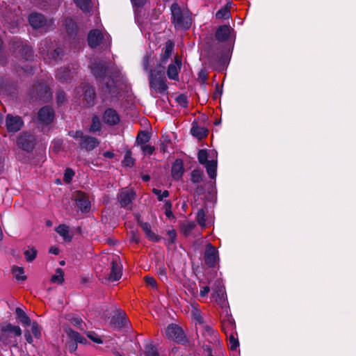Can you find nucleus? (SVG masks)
Wrapping results in <instances>:
<instances>
[{
    "mask_svg": "<svg viewBox=\"0 0 356 356\" xmlns=\"http://www.w3.org/2000/svg\"><path fill=\"white\" fill-rule=\"evenodd\" d=\"M149 87L156 93H164L168 88L165 77V66L158 64L154 70H149Z\"/></svg>",
    "mask_w": 356,
    "mask_h": 356,
    "instance_id": "obj_1",
    "label": "nucleus"
},
{
    "mask_svg": "<svg viewBox=\"0 0 356 356\" xmlns=\"http://www.w3.org/2000/svg\"><path fill=\"white\" fill-rule=\"evenodd\" d=\"M172 14V22L177 29H188L192 24L191 12L186 9H181L180 6L175 3L170 8Z\"/></svg>",
    "mask_w": 356,
    "mask_h": 356,
    "instance_id": "obj_2",
    "label": "nucleus"
},
{
    "mask_svg": "<svg viewBox=\"0 0 356 356\" xmlns=\"http://www.w3.org/2000/svg\"><path fill=\"white\" fill-rule=\"evenodd\" d=\"M21 334V328L17 325H13L10 323H8L0 328V341L6 344L17 346V341L15 337H20Z\"/></svg>",
    "mask_w": 356,
    "mask_h": 356,
    "instance_id": "obj_3",
    "label": "nucleus"
},
{
    "mask_svg": "<svg viewBox=\"0 0 356 356\" xmlns=\"http://www.w3.org/2000/svg\"><path fill=\"white\" fill-rule=\"evenodd\" d=\"M91 70L93 74L97 78H103L104 86H102V89L105 92L114 93V82L110 77L105 76L106 67L104 64L102 63H93L91 65Z\"/></svg>",
    "mask_w": 356,
    "mask_h": 356,
    "instance_id": "obj_4",
    "label": "nucleus"
},
{
    "mask_svg": "<svg viewBox=\"0 0 356 356\" xmlns=\"http://www.w3.org/2000/svg\"><path fill=\"white\" fill-rule=\"evenodd\" d=\"M65 332L70 339L66 343V349L70 353H73L77 349V343H85L86 342L83 337L70 327H66Z\"/></svg>",
    "mask_w": 356,
    "mask_h": 356,
    "instance_id": "obj_5",
    "label": "nucleus"
},
{
    "mask_svg": "<svg viewBox=\"0 0 356 356\" xmlns=\"http://www.w3.org/2000/svg\"><path fill=\"white\" fill-rule=\"evenodd\" d=\"M165 334L168 339L177 343L183 342L185 340V335L182 329L173 323L167 327Z\"/></svg>",
    "mask_w": 356,
    "mask_h": 356,
    "instance_id": "obj_6",
    "label": "nucleus"
},
{
    "mask_svg": "<svg viewBox=\"0 0 356 356\" xmlns=\"http://www.w3.org/2000/svg\"><path fill=\"white\" fill-rule=\"evenodd\" d=\"M31 95L36 99L47 102L51 98V93L49 86L44 83H40L31 90Z\"/></svg>",
    "mask_w": 356,
    "mask_h": 356,
    "instance_id": "obj_7",
    "label": "nucleus"
},
{
    "mask_svg": "<svg viewBox=\"0 0 356 356\" xmlns=\"http://www.w3.org/2000/svg\"><path fill=\"white\" fill-rule=\"evenodd\" d=\"M136 197V193L132 189L123 188L118 195V200L120 206L124 208L131 209L132 201Z\"/></svg>",
    "mask_w": 356,
    "mask_h": 356,
    "instance_id": "obj_8",
    "label": "nucleus"
},
{
    "mask_svg": "<svg viewBox=\"0 0 356 356\" xmlns=\"http://www.w3.org/2000/svg\"><path fill=\"white\" fill-rule=\"evenodd\" d=\"M204 260L205 264L209 267H213L219 260L218 251L210 243L206 245V249L204 254Z\"/></svg>",
    "mask_w": 356,
    "mask_h": 356,
    "instance_id": "obj_9",
    "label": "nucleus"
},
{
    "mask_svg": "<svg viewBox=\"0 0 356 356\" xmlns=\"http://www.w3.org/2000/svg\"><path fill=\"white\" fill-rule=\"evenodd\" d=\"M35 144V138L29 133H23L17 140V145L22 149L30 152Z\"/></svg>",
    "mask_w": 356,
    "mask_h": 356,
    "instance_id": "obj_10",
    "label": "nucleus"
},
{
    "mask_svg": "<svg viewBox=\"0 0 356 356\" xmlns=\"http://www.w3.org/2000/svg\"><path fill=\"white\" fill-rule=\"evenodd\" d=\"M212 298L214 301L219 305L222 309H224L227 313H228V303L226 300L225 293L222 286H216L213 289Z\"/></svg>",
    "mask_w": 356,
    "mask_h": 356,
    "instance_id": "obj_11",
    "label": "nucleus"
},
{
    "mask_svg": "<svg viewBox=\"0 0 356 356\" xmlns=\"http://www.w3.org/2000/svg\"><path fill=\"white\" fill-rule=\"evenodd\" d=\"M54 118V111L50 106H46L40 109L38 113V120L40 124H49Z\"/></svg>",
    "mask_w": 356,
    "mask_h": 356,
    "instance_id": "obj_12",
    "label": "nucleus"
},
{
    "mask_svg": "<svg viewBox=\"0 0 356 356\" xmlns=\"http://www.w3.org/2000/svg\"><path fill=\"white\" fill-rule=\"evenodd\" d=\"M23 120L19 116L8 114L6 118V127L9 132H17L23 125Z\"/></svg>",
    "mask_w": 356,
    "mask_h": 356,
    "instance_id": "obj_13",
    "label": "nucleus"
},
{
    "mask_svg": "<svg viewBox=\"0 0 356 356\" xmlns=\"http://www.w3.org/2000/svg\"><path fill=\"white\" fill-rule=\"evenodd\" d=\"M122 264L118 257H114L111 261V273L108 280L111 282L117 281L121 278L122 276Z\"/></svg>",
    "mask_w": 356,
    "mask_h": 356,
    "instance_id": "obj_14",
    "label": "nucleus"
},
{
    "mask_svg": "<svg viewBox=\"0 0 356 356\" xmlns=\"http://www.w3.org/2000/svg\"><path fill=\"white\" fill-rule=\"evenodd\" d=\"M128 323L127 315L122 309H117L111 318V324L115 327H122Z\"/></svg>",
    "mask_w": 356,
    "mask_h": 356,
    "instance_id": "obj_15",
    "label": "nucleus"
},
{
    "mask_svg": "<svg viewBox=\"0 0 356 356\" xmlns=\"http://www.w3.org/2000/svg\"><path fill=\"white\" fill-rule=\"evenodd\" d=\"M181 61L178 57L175 58V61L170 63L167 70L168 77L174 81L179 80V73L181 68Z\"/></svg>",
    "mask_w": 356,
    "mask_h": 356,
    "instance_id": "obj_16",
    "label": "nucleus"
},
{
    "mask_svg": "<svg viewBox=\"0 0 356 356\" xmlns=\"http://www.w3.org/2000/svg\"><path fill=\"white\" fill-rule=\"evenodd\" d=\"M102 120L107 125L114 126L119 123L120 116L115 110L108 108L104 111Z\"/></svg>",
    "mask_w": 356,
    "mask_h": 356,
    "instance_id": "obj_17",
    "label": "nucleus"
},
{
    "mask_svg": "<svg viewBox=\"0 0 356 356\" xmlns=\"http://www.w3.org/2000/svg\"><path fill=\"white\" fill-rule=\"evenodd\" d=\"M76 204L82 212H88L90 209V202L86 194L82 192L77 193Z\"/></svg>",
    "mask_w": 356,
    "mask_h": 356,
    "instance_id": "obj_18",
    "label": "nucleus"
},
{
    "mask_svg": "<svg viewBox=\"0 0 356 356\" xmlns=\"http://www.w3.org/2000/svg\"><path fill=\"white\" fill-rule=\"evenodd\" d=\"M103 35L99 30L94 29L89 32L88 36V44L91 48H96L102 42Z\"/></svg>",
    "mask_w": 356,
    "mask_h": 356,
    "instance_id": "obj_19",
    "label": "nucleus"
},
{
    "mask_svg": "<svg viewBox=\"0 0 356 356\" xmlns=\"http://www.w3.org/2000/svg\"><path fill=\"white\" fill-rule=\"evenodd\" d=\"M29 21L34 29L43 28L47 25V20L44 17L39 13H32L29 17Z\"/></svg>",
    "mask_w": 356,
    "mask_h": 356,
    "instance_id": "obj_20",
    "label": "nucleus"
},
{
    "mask_svg": "<svg viewBox=\"0 0 356 356\" xmlns=\"http://www.w3.org/2000/svg\"><path fill=\"white\" fill-rule=\"evenodd\" d=\"M83 100L86 106H93L95 100V89L91 86H85L83 88Z\"/></svg>",
    "mask_w": 356,
    "mask_h": 356,
    "instance_id": "obj_21",
    "label": "nucleus"
},
{
    "mask_svg": "<svg viewBox=\"0 0 356 356\" xmlns=\"http://www.w3.org/2000/svg\"><path fill=\"white\" fill-rule=\"evenodd\" d=\"M222 329L225 334L236 332V324L234 319L227 313L226 318L222 321Z\"/></svg>",
    "mask_w": 356,
    "mask_h": 356,
    "instance_id": "obj_22",
    "label": "nucleus"
},
{
    "mask_svg": "<svg viewBox=\"0 0 356 356\" xmlns=\"http://www.w3.org/2000/svg\"><path fill=\"white\" fill-rule=\"evenodd\" d=\"M99 140L92 136H86L83 140L80 143L81 148H84L86 150H92L99 145Z\"/></svg>",
    "mask_w": 356,
    "mask_h": 356,
    "instance_id": "obj_23",
    "label": "nucleus"
},
{
    "mask_svg": "<svg viewBox=\"0 0 356 356\" xmlns=\"http://www.w3.org/2000/svg\"><path fill=\"white\" fill-rule=\"evenodd\" d=\"M191 134L198 139H202L207 136V129L202 127H198L197 122H194L192 124L191 129Z\"/></svg>",
    "mask_w": 356,
    "mask_h": 356,
    "instance_id": "obj_24",
    "label": "nucleus"
},
{
    "mask_svg": "<svg viewBox=\"0 0 356 356\" xmlns=\"http://www.w3.org/2000/svg\"><path fill=\"white\" fill-rule=\"evenodd\" d=\"M173 47L174 44L171 41L168 40V42H166L163 53L161 55L160 63L159 64H162L164 66L165 65L168 60L171 56Z\"/></svg>",
    "mask_w": 356,
    "mask_h": 356,
    "instance_id": "obj_25",
    "label": "nucleus"
},
{
    "mask_svg": "<svg viewBox=\"0 0 356 356\" xmlns=\"http://www.w3.org/2000/svg\"><path fill=\"white\" fill-rule=\"evenodd\" d=\"M230 30L227 25L220 26L216 31V38L218 41H225L229 37Z\"/></svg>",
    "mask_w": 356,
    "mask_h": 356,
    "instance_id": "obj_26",
    "label": "nucleus"
},
{
    "mask_svg": "<svg viewBox=\"0 0 356 356\" xmlns=\"http://www.w3.org/2000/svg\"><path fill=\"white\" fill-rule=\"evenodd\" d=\"M172 176L175 179H179L184 173V168L181 161H177L172 167Z\"/></svg>",
    "mask_w": 356,
    "mask_h": 356,
    "instance_id": "obj_27",
    "label": "nucleus"
},
{
    "mask_svg": "<svg viewBox=\"0 0 356 356\" xmlns=\"http://www.w3.org/2000/svg\"><path fill=\"white\" fill-rule=\"evenodd\" d=\"M15 314L17 318L24 326H29L31 325V319L26 315V314L19 307H17L15 309Z\"/></svg>",
    "mask_w": 356,
    "mask_h": 356,
    "instance_id": "obj_28",
    "label": "nucleus"
},
{
    "mask_svg": "<svg viewBox=\"0 0 356 356\" xmlns=\"http://www.w3.org/2000/svg\"><path fill=\"white\" fill-rule=\"evenodd\" d=\"M56 232L62 236L65 241H70L72 240V236L70 234L68 226L60 225L56 228Z\"/></svg>",
    "mask_w": 356,
    "mask_h": 356,
    "instance_id": "obj_29",
    "label": "nucleus"
},
{
    "mask_svg": "<svg viewBox=\"0 0 356 356\" xmlns=\"http://www.w3.org/2000/svg\"><path fill=\"white\" fill-rule=\"evenodd\" d=\"M140 227L143 232L145 233L146 236L152 241H158L159 237L152 231L151 226L147 222L140 223Z\"/></svg>",
    "mask_w": 356,
    "mask_h": 356,
    "instance_id": "obj_30",
    "label": "nucleus"
},
{
    "mask_svg": "<svg viewBox=\"0 0 356 356\" xmlns=\"http://www.w3.org/2000/svg\"><path fill=\"white\" fill-rule=\"evenodd\" d=\"M205 167L209 177L212 179H215L217 171V161L215 160L209 161L205 164Z\"/></svg>",
    "mask_w": 356,
    "mask_h": 356,
    "instance_id": "obj_31",
    "label": "nucleus"
},
{
    "mask_svg": "<svg viewBox=\"0 0 356 356\" xmlns=\"http://www.w3.org/2000/svg\"><path fill=\"white\" fill-rule=\"evenodd\" d=\"M13 47L15 49V51H22V52L24 51L26 55H28L25 58L26 60L29 59V58L32 56V51H31V49L29 48V47H28V46L24 47L22 44V42H21L19 40L14 42Z\"/></svg>",
    "mask_w": 356,
    "mask_h": 356,
    "instance_id": "obj_32",
    "label": "nucleus"
},
{
    "mask_svg": "<svg viewBox=\"0 0 356 356\" xmlns=\"http://www.w3.org/2000/svg\"><path fill=\"white\" fill-rule=\"evenodd\" d=\"M226 336L228 341V345L229 348L232 350H236L239 345L238 340L237 339L236 332L226 334Z\"/></svg>",
    "mask_w": 356,
    "mask_h": 356,
    "instance_id": "obj_33",
    "label": "nucleus"
},
{
    "mask_svg": "<svg viewBox=\"0 0 356 356\" xmlns=\"http://www.w3.org/2000/svg\"><path fill=\"white\" fill-rule=\"evenodd\" d=\"M71 72L68 67L60 68L57 70L56 77L62 81H67L70 77Z\"/></svg>",
    "mask_w": 356,
    "mask_h": 356,
    "instance_id": "obj_34",
    "label": "nucleus"
},
{
    "mask_svg": "<svg viewBox=\"0 0 356 356\" xmlns=\"http://www.w3.org/2000/svg\"><path fill=\"white\" fill-rule=\"evenodd\" d=\"M204 172L201 170L195 169L191 172V181L195 184L200 183L203 180Z\"/></svg>",
    "mask_w": 356,
    "mask_h": 356,
    "instance_id": "obj_35",
    "label": "nucleus"
},
{
    "mask_svg": "<svg viewBox=\"0 0 356 356\" xmlns=\"http://www.w3.org/2000/svg\"><path fill=\"white\" fill-rule=\"evenodd\" d=\"M64 281V272L58 268L56 270L55 274L51 277V282L53 283L62 284Z\"/></svg>",
    "mask_w": 356,
    "mask_h": 356,
    "instance_id": "obj_36",
    "label": "nucleus"
},
{
    "mask_svg": "<svg viewBox=\"0 0 356 356\" xmlns=\"http://www.w3.org/2000/svg\"><path fill=\"white\" fill-rule=\"evenodd\" d=\"M67 319L74 326H76L81 330H83L84 327H83V322L82 319L77 316H70L69 315L67 317Z\"/></svg>",
    "mask_w": 356,
    "mask_h": 356,
    "instance_id": "obj_37",
    "label": "nucleus"
},
{
    "mask_svg": "<svg viewBox=\"0 0 356 356\" xmlns=\"http://www.w3.org/2000/svg\"><path fill=\"white\" fill-rule=\"evenodd\" d=\"M149 140V136L147 132L142 131L138 133L136 137V143L141 146L145 145Z\"/></svg>",
    "mask_w": 356,
    "mask_h": 356,
    "instance_id": "obj_38",
    "label": "nucleus"
},
{
    "mask_svg": "<svg viewBox=\"0 0 356 356\" xmlns=\"http://www.w3.org/2000/svg\"><path fill=\"white\" fill-rule=\"evenodd\" d=\"M65 26L69 35H72L76 30V25L72 19H66L65 20Z\"/></svg>",
    "mask_w": 356,
    "mask_h": 356,
    "instance_id": "obj_39",
    "label": "nucleus"
},
{
    "mask_svg": "<svg viewBox=\"0 0 356 356\" xmlns=\"http://www.w3.org/2000/svg\"><path fill=\"white\" fill-rule=\"evenodd\" d=\"M13 273L18 281H24L26 279V277L24 275V269L21 267L14 266Z\"/></svg>",
    "mask_w": 356,
    "mask_h": 356,
    "instance_id": "obj_40",
    "label": "nucleus"
},
{
    "mask_svg": "<svg viewBox=\"0 0 356 356\" xmlns=\"http://www.w3.org/2000/svg\"><path fill=\"white\" fill-rule=\"evenodd\" d=\"M37 255V250L34 248L29 247L27 250L24 251V256L28 261H32L35 259Z\"/></svg>",
    "mask_w": 356,
    "mask_h": 356,
    "instance_id": "obj_41",
    "label": "nucleus"
},
{
    "mask_svg": "<svg viewBox=\"0 0 356 356\" xmlns=\"http://www.w3.org/2000/svg\"><path fill=\"white\" fill-rule=\"evenodd\" d=\"M76 6L83 11H89L90 8V0H74Z\"/></svg>",
    "mask_w": 356,
    "mask_h": 356,
    "instance_id": "obj_42",
    "label": "nucleus"
},
{
    "mask_svg": "<svg viewBox=\"0 0 356 356\" xmlns=\"http://www.w3.org/2000/svg\"><path fill=\"white\" fill-rule=\"evenodd\" d=\"M230 17V11L227 7L220 8L216 13L217 19H228Z\"/></svg>",
    "mask_w": 356,
    "mask_h": 356,
    "instance_id": "obj_43",
    "label": "nucleus"
},
{
    "mask_svg": "<svg viewBox=\"0 0 356 356\" xmlns=\"http://www.w3.org/2000/svg\"><path fill=\"white\" fill-rule=\"evenodd\" d=\"M152 193L156 195L159 201H163L164 198L168 197L170 195L169 192L166 190L162 191L161 190L155 188L152 189Z\"/></svg>",
    "mask_w": 356,
    "mask_h": 356,
    "instance_id": "obj_44",
    "label": "nucleus"
},
{
    "mask_svg": "<svg viewBox=\"0 0 356 356\" xmlns=\"http://www.w3.org/2000/svg\"><path fill=\"white\" fill-rule=\"evenodd\" d=\"M101 129V122L97 116H94L92 120V124L90 126V130L92 132H96L99 131Z\"/></svg>",
    "mask_w": 356,
    "mask_h": 356,
    "instance_id": "obj_45",
    "label": "nucleus"
},
{
    "mask_svg": "<svg viewBox=\"0 0 356 356\" xmlns=\"http://www.w3.org/2000/svg\"><path fill=\"white\" fill-rule=\"evenodd\" d=\"M197 159H198V161L201 164H204L205 165L207 162H209V161L207 160L208 154H207V150H205V149H200L198 152V154H197Z\"/></svg>",
    "mask_w": 356,
    "mask_h": 356,
    "instance_id": "obj_46",
    "label": "nucleus"
},
{
    "mask_svg": "<svg viewBox=\"0 0 356 356\" xmlns=\"http://www.w3.org/2000/svg\"><path fill=\"white\" fill-rule=\"evenodd\" d=\"M197 221L200 225L202 227L205 226L206 219H205V212L203 209H200L197 213Z\"/></svg>",
    "mask_w": 356,
    "mask_h": 356,
    "instance_id": "obj_47",
    "label": "nucleus"
},
{
    "mask_svg": "<svg viewBox=\"0 0 356 356\" xmlns=\"http://www.w3.org/2000/svg\"><path fill=\"white\" fill-rule=\"evenodd\" d=\"M63 55V51L61 48L58 47L54 51L49 54V58L54 59V60H57L61 58Z\"/></svg>",
    "mask_w": 356,
    "mask_h": 356,
    "instance_id": "obj_48",
    "label": "nucleus"
},
{
    "mask_svg": "<svg viewBox=\"0 0 356 356\" xmlns=\"http://www.w3.org/2000/svg\"><path fill=\"white\" fill-rule=\"evenodd\" d=\"M164 209H165V216L170 218L173 217V213L172 212V202L170 200H165L164 202Z\"/></svg>",
    "mask_w": 356,
    "mask_h": 356,
    "instance_id": "obj_49",
    "label": "nucleus"
},
{
    "mask_svg": "<svg viewBox=\"0 0 356 356\" xmlns=\"http://www.w3.org/2000/svg\"><path fill=\"white\" fill-rule=\"evenodd\" d=\"M123 163L124 165L128 167L133 166L134 163V159L131 156V153L130 152H127L125 155L123 160Z\"/></svg>",
    "mask_w": 356,
    "mask_h": 356,
    "instance_id": "obj_50",
    "label": "nucleus"
},
{
    "mask_svg": "<svg viewBox=\"0 0 356 356\" xmlns=\"http://www.w3.org/2000/svg\"><path fill=\"white\" fill-rule=\"evenodd\" d=\"M195 226V225L193 222H186V224H184L182 226V232H183L184 234L186 236H188V234H190L191 231L194 229Z\"/></svg>",
    "mask_w": 356,
    "mask_h": 356,
    "instance_id": "obj_51",
    "label": "nucleus"
},
{
    "mask_svg": "<svg viewBox=\"0 0 356 356\" xmlns=\"http://www.w3.org/2000/svg\"><path fill=\"white\" fill-rule=\"evenodd\" d=\"M176 101L181 107L185 108L188 106V99L185 95H178L176 97Z\"/></svg>",
    "mask_w": 356,
    "mask_h": 356,
    "instance_id": "obj_52",
    "label": "nucleus"
},
{
    "mask_svg": "<svg viewBox=\"0 0 356 356\" xmlns=\"http://www.w3.org/2000/svg\"><path fill=\"white\" fill-rule=\"evenodd\" d=\"M158 275L162 281L168 280L167 270L164 266H160L158 269Z\"/></svg>",
    "mask_w": 356,
    "mask_h": 356,
    "instance_id": "obj_53",
    "label": "nucleus"
},
{
    "mask_svg": "<svg viewBox=\"0 0 356 356\" xmlns=\"http://www.w3.org/2000/svg\"><path fill=\"white\" fill-rule=\"evenodd\" d=\"M87 336L89 339H90L92 341L97 343H102V340L101 338L95 332H88L87 334Z\"/></svg>",
    "mask_w": 356,
    "mask_h": 356,
    "instance_id": "obj_54",
    "label": "nucleus"
},
{
    "mask_svg": "<svg viewBox=\"0 0 356 356\" xmlns=\"http://www.w3.org/2000/svg\"><path fill=\"white\" fill-rule=\"evenodd\" d=\"M145 356H159L157 350L152 346L147 347Z\"/></svg>",
    "mask_w": 356,
    "mask_h": 356,
    "instance_id": "obj_55",
    "label": "nucleus"
},
{
    "mask_svg": "<svg viewBox=\"0 0 356 356\" xmlns=\"http://www.w3.org/2000/svg\"><path fill=\"white\" fill-rule=\"evenodd\" d=\"M32 333L36 338H39L41 335L40 327L36 323H33L31 327Z\"/></svg>",
    "mask_w": 356,
    "mask_h": 356,
    "instance_id": "obj_56",
    "label": "nucleus"
},
{
    "mask_svg": "<svg viewBox=\"0 0 356 356\" xmlns=\"http://www.w3.org/2000/svg\"><path fill=\"white\" fill-rule=\"evenodd\" d=\"M141 150L145 154L151 155L154 151V147L149 145L145 144L141 146Z\"/></svg>",
    "mask_w": 356,
    "mask_h": 356,
    "instance_id": "obj_57",
    "label": "nucleus"
},
{
    "mask_svg": "<svg viewBox=\"0 0 356 356\" xmlns=\"http://www.w3.org/2000/svg\"><path fill=\"white\" fill-rule=\"evenodd\" d=\"M144 279H145V283L147 284V285H148L152 288L156 287V282L153 277L145 276Z\"/></svg>",
    "mask_w": 356,
    "mask_h": 356,
    "instance_id": "obj_58",
    "label": "nucleus"
},
{
    "mask_svg": "<svg viewBox=\"0 0 356 356\" xmlns=\"http://www.w3.org/2000/svg\"><path fill=\"white\" fill-rule=\"evenodd\" d=\"M56 100L58 104H63L65 100V94L63 91L58 90L56 93Z\"/></svg>",
    "mask_w": 356,
    "mask_h": 356,
    "instance_id": "obj_59",
    "label": "nucleus"
},
{
    "mask_svg": "<svg viewBox=\"0 0 356 356\" xmlns=\"http://www.w3.org/2000/svg\"><path fill=\"white\" fill-rule=\"evenodd\" d=\"M150 60V55L147 54L144 56L142 61L143 67L145 70H148Z\"/></svg>",
    "mask_w": 356,
    "mask_h": 356,
    "instance_id": "obj_60",
    "label": "nucleus"
},
{
    "mask_svg": "<svg viewBox=\"0 0 356 356\" xmlns=\"http://www.w3.org/2000/svg\"><path fill=\"white\" fill-rule=\"evenodd\" d=\"M73 176H74L73 171L71 169H67L65 172L64 180L66 182H70L72 180Z\"/></svg>",
    "mask_w": 356,
    "mask_h": 356,
    "instance_id": "obj_61",
    "label": "nucleus"
},
{
    "mask_svg": "<svg viewBox=\"0 0 356 356\" xmlns=\"http://www.w3.org/2000/svg\"><path fill=\"white\" fill-rule=\"evenodd\" d=\"M130 234H131V236H130L131 241L134 242L136 243H138L140 241L139 234L135 231H131Z\"/></svg>",
    "mask_w": 356,
    "mask_h": 356,
    "instance_id": "obj_62",
    "label": "nucleus"
},
{
    "mask_svg": "<svg viewBox=\"0 0 356 356\" xmlns=\"http://www.w3.org/2000/svg\"><path fill=\"white\" fill-rule=\"evenodd\" d=\"M70 134L71 136L74 138H80L81 142L83 140V138L86 137V136L83 135V133L81 131H76L74 133L70 132Z\"/></svg>",
    "mask_w": 356,
    "mask_h": 356,
    "instance_id": "obj_63",
    "label": "nucleus"
},
{
    "mask_svg": "<svg viewBox=\"0 0 356 356\" xmlns=\"http://www.w3.org/2000/svg\"><path fill=\"white\" fill-rule=\"evenodd\" d=\"M210 291V288L208 286H201L200 295L201 297H205Z\"/></svg>",
    "mask_w": 356,
    "mask_h": 356,
    "instance_id": "obj_64",
    "label": "nucleus"
}]
</instances>
